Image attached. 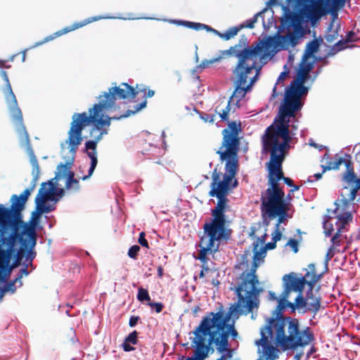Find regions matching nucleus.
Wrapping results in <instances>:
<instances>
[{
  "label": "nucleus",
  "mask_w": 360,
  "mask_h": 360,
  "mask_svg": "<svg viewBox=\"0 0 360 360\" xmlns=\"http://www.w3.org/2000/svg\"><path fill=\"white\" fill-rule=\"evenodd\" d=\"M347 44V41L342 39L338 41L335 45L333 46L330 52L328 53L329 56H332L335 54V53L339 52L342 50H344L346 48L345 44Z\"/></svg>",
  "instance_id": "47"
},
{
  "label": "nucleus",
  "mask_w": 360,
  "mask_h": 360,
  "mask_svg": "<svg viewBox=\"0 0 360 360\" xmlns=\"http://www.w3.org/2000/svg\"><path fill=\"white\" fill-rule=\"evenodd\" d=\"M147 101L145 100L142 101L141 103L134 105V110H127L123 115H120V117H109L108 115L104 116L103 113H101V116H99V114L98 115H95L94 120L91 121V122H96L98 124H100L101 126H107L109 127L110 125V121L112 120H120L122 118H126L131 115H134L143 108L146 106Z\"/></svg>",
  "instance_id": "23"
},
{
  "label": "nucleus",
  "mask_w": 360,
  "mask_h": 360,
  "mask_svg": "<svg viewBox=\"0 0 360 360\" xmlns=\"http://www.w3.org/2000/svg\"><path fill=\"white\" fill-rule=\"evenodd\" d=\"M138 91L127 83H122L119 86H114L98 96L99 102L89 109V115L86 112L74 113L70 127V141L75 145L81 141L80 135L84 128L91 123L95 115L102 111H108L116 107L117 99L135 98Z\"/></svg>",
  "instance_id": "3"
},
{
  "label": "nucleus",
  "mask_w": 360,
  "mask_h": 360,
  "mask_svg": "<svg viewBox=\"0 0 360 360\" xmlns=\"http://www.w3.org/2000/svg\"><path fill=\"white\" fill-rule=\"evenodd\" d=\"M70 129L68 131V139L65 143H61V153L63 158L65 160V163L60 162L58 167V172L56 173V179H59L61 176H67V181L65 187L67 189H71L72 184H76V186L74 187L75 191H79L80 189L79 180L75 178V173L70 171L72 165H73L78 146L82 143L83 138L82 136V131L81 132L80 138L81 141L78 144L75 145L70 141Z\"/></svg>",
  "instance_id": "11"
},
{
  "label": "nucleus",
  "mask_w": 360,
  "mask_h": 360,
  "mask_svg": "<svg viewBox=\"0 0 360 360\" xmlns=\"http://www.w3.org/2000/svg\"><path fill=\"white\" fill-rule=\"evenodd\" d=\"M278 0H269L268 2V5H275L277 4ZM287 4L289 6H300L304 7V6H307V8L311 10V8L314 10V11H317V6L319 4V1L315 0H286Z\"/></svg>",
  "instance_id": "29"
},
{
  "label": "nucleus",
  "mask_w": 360,
  "mask_h": 360,
  "mask_svg": "<svg viewBox=\"0 0 360 360\" xmlns=\"http://www.w3.org/2000/svg\"><path fill=\"white\" fill-rule=\"evenodd\" d=\"M221 173L217 172V169L215 168L212 174V183L210 184V191H209V195L210 197L214 196H227L229 190L230 185L225 181L220 179Z\"/></svg>",
  "instance_id": "22"
},
{
  "label": "nucleus",
  "mask_w": 360,
  "mask_h": 360,
  "mask_svg": "<svg viewBox=\"0 0 360 360\" xmlns=\"http://www.w3.org/2000/svg\"><path fill=\"white\" fill-rule=\"evenodd\" d=\"M15 239V245L19 243V249H22V256L25 260L32 261L36 257L37 252L34 251V248L37 245V238H28L22 236H11Z\"/></svg>",
  "instance_id": "20"
},
{
  "label": "nucleus",
  "mask_w": 360,
  "mask_h": 360,
  "mask_svg": "<svg viewBox=\"0 0 360 360\" xmlns=\"http://www.w3.org/2000/svg\"><path fill=\"white\" fill-rule=\"evenodd\" d=\"M335 225L337 226V232L331 237L330 241L333 245H340L342 233L348 231L349 224L337 221Z\"/></svg>",
  "instance_id": "30"
},
{
  "label": "nucleus",
  "mask_w": 360,
  "mask_h": 360,
  "mask_svg": "<svg viewBox=\"0 0 360 360\" xmlns=\"http://www.w3.org/2000/svg\"><path fill=\"white\" fill-rule=\"evenodd\" d=\"M321 277L322 274H317L316 272H307L302 278L306 279L304 282L305 284L309 286V289H313L315 284L321 278Z\"/></svg>",
  "instance_id": "39"
},
{
  "label": "nucleus",
  "mask_w": 360,
  "mask_h": 360,
  "mask_svg": "<svg viewBox=\"0 0 360 360\" xmlns=\"http://www.w3.org/2000/svg\"><path fill=\"white\" fill-rule=\"evenodd\" d=\"M110 18V17H102L101 15H98V16L89 18L87 19L84 20L82 22H75L70 26L64 27L63 29L53 33V34H51V35L46 37L43 41L37 42L34 46H32V48H35L37 46H41V45L44 44V43L51 41L58 37H60V36L65 34L68 32H70L77 30L79 27H82L90 22H94V21H96V20L105 19V18Z\"/></svg>",
  "instance_id": "21"
},
{
  "label": "nucleus",
  "mask_w": 360,
  "mask_h": 360,
  "mask_svg": "<svg viewBox=\"0 0 360 360\" xmlns=\"http://www.w3.org/2000/svg\"><path fill=\"white\" fill-rule=\"evenodd\" d=\"M319 48V43L316 39H314L308 42L303 54L304 60H307L311 57L313 54L318 51Z\"/></svg>",
  "instance_id": "36"
},
{
  "label": "nucleus",
  "mask_w": 360,
  "mask_h": 360,
  "mask_svg": "<svg viewBox=\"0 0 360 360\" xmlns=\"http://www.w3.org/2000/svg\"><path fill=\"white\" fill-rule=\"evenodd\" d=\"M137 299H138V300H139L141 302H143V301H148V302H150V297L148 294V291L142 287L139 288L138 290Z\"/></svg>",
  "instance_id": "48"
},
{
  "label": "nucleus",
  "mask_w": 360,
  "mask_h": 360,
  "mask_svg": "<svg viewBox=\"0 0 360 360\" xmlns=\"http://www.w3.org/2000/svg\"><path fill=\"white\" fill-rule=\"evenodd\" d=\"M342 179L352 188L349 192L350 200H355L357 192L360 189V178H357L354 172L350 171L347 174H343Z\"/></svg>",
  "instance_id": "26"
},
{
  "label": "nucleus",
  "mask_w": 360,
  "mask_h": 360,
  "mask_svg": "<svg viewBox=\"0 0 360 360\" xmlns=\"http://www.w3.org/2000/svg\"><path fill=\"white\" fill-rule=\"evenodd\" d=\"M323 159H326L328 160L326 165H321L323 172H325L327 170L339 169L340 165L342 164L343 161L342 158H339L338 160L332 161L328 154H325Z\"/></svg>",
  "instance_id": "37"
},
{
  "label": "nucleus",
  "mask_w": 360,
  "mask_h": 360,
  "mask_svg": "<svg viewBox=\"0 0 360 360\" xmlns=\"http://www.w3.org/2000/svg\"><path fill=\"white\" fill-rule=\"evenodd\" d=\"M260 69H261V68H257L256 67V69H255L256 74L253 77H250V82L248 84V83L246 84L245 87V94L252 90V86L256 82V81L258 79V75H259V72L260 71Z\"/></svg>",
  "instance_id": "51"
},
{
  "label": "nucleus",
  "mask_w": 360,
  "mask_h": 360,
  "mask_svg": "<svg viewBox=\"0 0 360 360\" xmlns=\"http://www.w3.org/2000/svg\"><path fill=\"white\" fill-rule=\"evenodd\" d=\"M240 27H231L229 30H226L224 33H221V38L229 40L231 38H233L234 36H236L238 32L240 31Z\"/></svg>",
  "instance_id": "45"
},
{
  "label": "nucleus",
  "mask_w": 360,
  "mask_h": 360,
  "mask_svg": "<svg viewBox=\"0 0 360 360\" xmlns=\"http://www.w3.org/2000/svg\"><path fill=\"white\" fill-rule=\"evenodd\" d=\"M305 78L301 72L297 78L291 82L285 90L284 103L280 106L279 112L273 124L285 126L289 128L290 117L295 116V112L300 111L304 105L302 97L307 96L309 89L304 86Z\"/></svg>",
  "instance_id": "5"
},
{
  "label": "nucleus",
  "mask_w": 360,
  "mask_h": 360,
  "mask_svg": "<svg viewBox=\"0 0 360 360\" xmlns=\"http://www.w3.org/2000/svg\"><path fill=\"white\" fill-rule=\"evenodd\" d=\"M124 342L130 343L131 345H136L138 343V332L134 330L130 333L124 339Z\"/></svg>",
  "instance_id": "53"
},
{
  "label": "nucleus",
  "mask_w": 360,
  "mask_h": 360,
  "mask_svg": "<svg viewBox=\"0 0 360 360\" xmlns=\"http://www.w3.org/2000/svg\"><path fill=\"white\" fill-rule=\"evenodd\" d=\"M51 187L48 191H44V188H40L38 194L35 198V205L39 207V214L50 213L56 210L55 204H47L44 202V196L46 194H50V191L52 190Z\"/></svg>",
  "instance_id": "24"
},
{
  "label": "nucleus",
  "mask_w": 360,
  "mask_h": 360,
  "mask_svg": "<svg viewBox=\"0 0 360 360\" xmlns=\"http://www.w3.org/2000/svg\"><path fill=\"white\" fill-rule=\"evenodd\" d=\"M15 127L16 131L20 136V146L22 147H25L26 151L30 157V162L32 167V185L29 188L33 187L34 190L36 186V183L39 179L40 174V168L38 163V160L32 148L29 134L26 130L24 123H15Z\"/></svg>",
  "instance_id": "15"
},
{
  "label": "nucleus",
  "mask_w": 360,
  "mask_h": 360,
  "mask_svg": "<svg viewBox=\"0 0 360 360\" xmlns=\"http://www.w3.org/2000/svg\"><path fill=\"white\" fill-rule=\"evenodd\" d=\"M335 214V218L338 219L337 221H343L345 224H349L353 219V216L352 211H347L345 212H338Z\"/></svg>",
  "instance_id": "41"
},
{
  "label": "nucleus",
  "mask_w": 360,
  "mask_h": 360,
  "mask_svg": "<svg viewBox=\"0 0 360 360\" xmlns=\"http://www.w3.org/2000/svg\"><path fill=\"white\" fill-rule=\"evenodd\" d=\"M261 211L267 214L270 219L278 217L276 228L279 229L281 224H285L288 215V202H286L285 197L261 198Z\"/></svg>",
  "instance_id": "13"
},
{
  "label": "nucleus",
  "mask_w": 360,
  "mask_h": 360,
  "mask_svg": "<svg viewBox=\"0 0 360 360\" xmlns=\"http://www.w3.org/2000/svg\"><path fill=\"white\" fill-rule=\"evenodd\" d=\"M273 236V238H272V240L274 241V242H277L278 240H280L281 239V237H282V233L281 231L279 230V229H276L275 227V230H274V233L272 234Z\"/></svg>",
  "instance_id": "63"
},
{
  "label": "nucleus",
  "mask_w": 360,
  "mask_h": 360,
  "mask_svg": "<svg viewBox=\"0 0 360 360\" xmlns=\"http://www.w3.org/2000/svg\"><path fill=\"white\" fill-rule=\"evenodd\" d=\"M229 129H224L222 131L223 139L220 149L224 148H239L240 141L238 137V132L240 130V125L237 124L236 122H231L229 124Z\"/></svg>",
  "instance_id": "18"
},
{
  "label": "nucleus",
  "mask_w": 360,
  "mask_h": 360,
  "mask_svg": "<svg viewBox=\"0 0 360 360\" xmlns=\"http://www.w3.org/2000/svg\"><path fill=\"white\" fill-rule=\"evenodd\" d=\"M32 271H30L26 266H22V268L19 270L18 273L16 275V281H19V287L22 285V282L21 279L23 276H27L30 274Z\"/></svg>",
  "instance_id": "50"
},
{
  "label": "nucleus",
  "mask_w": 360,
  "mask_h": 360,
  "mask_svg": "<svg viewBox=\"0 0 360 360\" xmlns=\"http://www.w3.org/2000/svg\"><path fill=\"white\" fill-rule=\"evenodd\" d=\"M0 282H5L12 271L22 263V250H15V239L9 234L0 232Z\"/></svg>",
  "instance_id": "9"
},
{
  "label": "nucleus",
  "mask_w": 360,
  "mask_h": 360,
  "mask_svg": "<svg viewBox=\"0 0 360 360\" xmlns=\"http://www.w3.org/2000/svg\"><path fill=\"white\" fill-rule=\"evenodd\" d=\"M221 58H222L221 56H219V57L214 58H212L210 60H207V59L203 60L201 62V63L198 66H197L196 68H200V69L207 68L210 67V65H212V64L220 61L221 60Z\"/></svg>",
  "instance_id": "49"
},
{
  "label": "nucleus",
  "mask_w": 360,
  "mask_h": 360,
  "mask_svg": "<svg viewBox=\"0 0 360 360\" xmlns=\"http://www.w3.org/2000/svg\"><path fill=\"white\" fill-rule=\"evenodd\" d=\"M147 304L150 308L153 309L156 313H160L164 308V305L162 302H153L150 301L148 302Z\"/></svg>",
  "instance_id": "56"
},
{
  "label": "nucleus",
  "mask_w": 360,
  "mask_h": 360,
  "mask_svg": "<svg viewBox=\"0 0 360 360\" xmlns=\"http://www.w3.org/2000/svg\"><path fill=\"white\" fill-rule=\"evenodd\" d=\"M332 217H328L327 219H325L323 222V228L324 229V233L326 237H329L332 236V233L334 231L333 225L332 223H330L329 220L331 219Z\"/></svg>",
  "instance_id": "46"
},
{
  "label": "nucleus",
  "mask_w": 360,
  "mask_h": 360,
  "mask_svg": "<svg viewBox=\"0 0 360 360\" xmlns=\"http://www.w3.org/2000/svg\"><path fill=\"white\" fill-rule=\"evenodd\" d=\"M354 200H350V194H349L348 198H346L345 196L342 195V198L338 201L336 200L334 202L335 209L333 210V214H337L338 212H345L347 211H351L350 210V202Z\"/></svg>",
  "instance_id": "31"
},
{
  "label": "nucleus",
  "mask_w": 360,
  "mask_h": 360,
  "mask_svg": "<svg viewBox=\"0 0 360 360\" xmlns=\"http://www.w3.org/2000/svg\"><path fill=\"white\" fill-rule=\"evenodd\" d=\"M304 278H297L293 273L285 274L283 277V285L289 287L291 291L301 292L305 285Z\"/></svg>",
  "instance_id": "25"
},
{
  "label": "nucleus",
  "mask_w": 360,
  "mask_h": 360,
  "mask_svg": "<svg viewBox=\"0 0 360 360\" xmlns=\"http://www.w3.org/2000/svg\"><path fill=\"white\" fill-rule=\"evenodd\" d=\"M216 318L224 322V326L220 330H218L217 327H215V330H212V328H210V334H207L209 336V345L212 343H214L217 347V349L219 352H225V351L228 350V347H229L228 341L229 335L224 332V328L226 323L230 318V314L224 317L222 311H218L217 313L210 312L208 316L202 319L212 320Z\"/></svg>",
  "instance_id": "14"
},
{
  "label": "nucleus",
  "mask_w": 360,
  "mask_h": 360,
  "mask_svg": "<svg viewBox=\"0 0 360 360\" xmlns=\"http://www.w3.org/2000/svg\"><path fill=\"white\" fill-rule=\"evenodd\" d=\"M139 244L145 248H148V240L146 239V234L144 232L139 233Z\"/></svg>",
  "instance_id": "59"
},
{
  "label": "nucleus",
  "mask_w": 360,
  "mask_h": 360,
  "mask_svg": "<svg viewBox=\"0 0 360 360\" xmlns=\"http://www.w3.org/2000/svg\"><path fill=\"white\" fill-rule=\"evenodd\" d=\"M268 11H270L271 13V17H273L274 11L271 10H269L268 8V7H266L261 11L256 13L252 18H250V19L247 20L245 22L240 24L238 27H240V29L243 28V27H248V28L252 29L254 27L255 23L257 21V19L259 17L262 18L264 26L265 27L264 19L263 15Z\"/></svg>",
  "instance_id": "32"
},
{
  "label": "nucleus",
  "mask_w": 360,
  "mask_h": 360,
  "mask_svg": "<svg viewBox=\"0 0 360 360\" xmlns=\"http://www.w3.org/2000/svg\"><path fill=\"white\" fill-rule=\"evenodd\" d=\"M259 280L252 273L243 271L238 278V285L234 288L238 297V307H243L250 312L257 304L252 300L258 296L260 290L257 288ZM262 291V289H261Z\"/></svg>",
  "instance_id": "10"
},
{
  "label": "nucleus",
  "mask_w": 360,
  "mask_h": 360,
  "mask_svg": "<svg viewBox=\"0 0 360 360\" xmlns=\"http://www.w3.org/2000/svg\"><path fill=\"white\" fill-rule=\"evenodd\" d=\"M101 126L95 122V126L91 130V136H93L94 133H98V136H94V140H89L85 143L86 150L89 149H95L97 148V143L102 139L104 134H108V130L105 129H101Z\"/></svg>",
  "instance_id": "27"
},
{
  "label": "nucleus",
  "mask_w": 360,
  "mask_h": 360,
  "mask_svg": "<svg viewBox=\"0 0 360 360\" xmlns=\"http://www.w3.org/2000/svg\"><path fill=\"white\" fill-rule=\"evenodd\" d=\"M286 304L287 301L285 302L278 299V305L275 310L273 311L272 314L275 316V317L285 318V316L283 315V311L287 307Z\"/></svg>",
  "instance_id": "42"
},
{
  "label": "nucleus",
  "mask_w": 360,
  "mask_h": 360,
  "mask_svg": "<svg viewBox=\"0 0 360 360\" xmlns=\"http://www.w3.org/2000/svg\"><path fill=\"white\" fill-rule=\"evenodd\" d=\"M337 36H338V32H334L333 34H327L326 35L325 38L328 42L331 43L337 38Z\"/></svg>",
  "instance_id": "64"
},
{
  "label": "nucleus",
  "mask_w": 360,
  "mask_h": 360,
  "mask_svg": "<svg viewBox=\"0 0 360 360\" xmlns=\"http://www.w3.org/2000/svg\"><path fill=\"white\" fill-rule=\"evenodd\" d=\"M0 76L2 77L6 84V86L2 89V91L5 96V99L13 121L15 122V124L23 122L22 111L18 107V101L12 90L7 72L5 70H0Z\"/></svg>",
  "instance_id": "16"
},
{
  "label": "nucleus",
  "mask_w": 360,
  "mask_h": 360,
  "mask_svg": "<svg viewBox=\"0 0 360 360\" xmlns=\"http://www.w3.org/2000/svg\"><path fill=\"white\" fill-rule=\"evenodd\" d=\"M201 23L200 22H193L191 21H186L185 27L191 29H193L195 30H201Z\"/></svg>",
  "instance_id": "57"
},
{
  "label": "nucleus",
  "mask_w": 360,
  "mask_h": 360,
  "mask_svg": "<svg viewBox=\"0 0 360 360\" xmlns=\"http://www.w3.org/2000/svg\"><path fill=\"white\" fill-rule=\"evenodd\" d=\"M342 163L345 164V165L346 167V169H347L346 172H345L344 174H347L350 171L354 172V169H353V167H352V163L351 160H345V159L343 158Z\"/></svg>",
  "instance_id": "61"
},
{
  "label": "nucleus",
  "mask_w": 360,
  "mask_h": 360,
  "mask_svg": "<svg viewBox=\"0 0 360 360\" xmlns=\"http://www.w3.org/2000/svg\"><path fill=\"white\" fill-rule=\"evenodd\" d=\"M232 230L226 226L206 222L203 225V234L200 237L196 247L200 249L198 256L194 257L195 259L200 261L202 264H207L209 259L207 254H214L219 251L220 242L230 240Z\"/></svg>",
  "instance_id": "7"
},
{
  "label": "nucleus",
  "mask_w": 360,
  "mask_h": 360,
  "mask_svg": "<svg viewBox=\"0 0 360 360\" xmlns=\"http://www.w3.org/2000/svg\"><path fill=\"white\" fill-rule=\"evenodd\" d=\"M290 292H291V290L289 289V287L284 285V289L280 295L279 300H283L285 302L288 301V298L289 297Z\"/></svg>",
  "instance_id": "58"
},
{
  "label": "nucleus",
  "mask_w": 360,
  "mask_h": 360,
  "mask_svg": "<svg viewBox=\"0 0 360 360\" xmlns=\"http://www.w3.org/2000/svg\"><path fill=\"white\" fill-rule=\"evenodd\" d=\"M283 6L284 15L281 19V27L282 30H290L292 28L293 32L288 34L287 39H293L295 41L298 42V39L302 37L305 34V30L302 27L303 22H311L314 23L319 18L315 15L316 11L311 8Z\"/></svg>",
  "instance_id": "8"
},
{
  "label": "nucleus",
  "mask_w": 360,
  "mask_h": 360,
  "mask_svg": "<svg viewBox=\"0 0 360 360\" xmlns=\"http://www.w3.org/2000/svg\"><path fill=\"white\" fill-rule=\"evenodd\" d=\"M84 152L86 153V155L90 158L91 163H98L96 148L94 150L89 149L88 150H86L85 148Z\"/></svg>",
  "instance_id": "54"
},
{
  "label": "nucleus",
  "mask_w": 360,
  "mask_h": 360,
  "mask_svg": "<svg viewBox=\"0 0 360 360\" xmlns=\"http://www.w3.org/2000/svg\"><path fill=\"white\" fill-rule=\"evenodd\" d=\"M262 150L270 151V161L268 164L269 187L262 193L261 198L285 197V193L278 181L284 179L282 163L284 154L290 148L291 136L289 129L285 126L271 124L268 127L262 136Z\"/></svg>",
  "instance_id": "2"
},
{
  "label": "nucleus",
  "mask_w": 360,
  "mask_h": 360,
  "mask_svg": "<svg viewBox=\"0 0 360 360\" xmlns=\"http://www.w3.org/2000/svg\"><path fill=\"white\" fill-rule=\"evenodd\" d=\"M259 51H261V47L257 45L255 47H248L236 54L238 60L236 66L233 70L235 89L231 99L236 98L238 108H239L240 101L245 96V87L248 83V78L256 69V57Z\"/></svg>",
  "instance_id": "6"
},
{
  "label": "nucleus",
  "mask_w": 360,
  "mask_h": 360,
  "mask_svg": "<svg viewBox=\"0 0 360 360\" xmlns=\"http://www.w3.org/2000/svg\"><path fill=\"white\" fill-rule=\"evenodd\" d=\"M258 247V245L256 244L255 246V248H254V257H253V264H252V266L250 269V271H245L246 273H252L253 272V275L254 276H256L255 273H256V270H257V268L258 267V264H257V262L259 261V260H262L264 259V257H265L266 255V248H262V247L260 248V250L259 251H258L257 250Z\"/></svg>",
  "instance_id": "33"
},
{
  "label": "nucleus",
  "mask_w": 360,
  "mask_h": 360,
  "mask_svg": "<svg viewBox=\"0 0 360 360\" xmlns=\"http://www.w3.org/2000/svg\"><path fill=\"white\" fill-rule=\"evenodd\" d=\"M289 74V71L287 70V71H283L282 72L280 75L278 76V79H277V82L273 89V91H272V94H271V97L275 98L276 97H277L278 96V94L276 92V85H278L280 83H281V86H283V80L285 79V77L286 76H288Z\"/></svg>",
  "instance_id": "44"
},
{
  "label": "nucleus",
  "mask_w": 360,
  "mask_h": 360,
  "mask_svg": "<svg viewBox=\"0 0 360 360\" xmlns=\"http://www.w3.org/2000/svg\"><path fill=\"white\" fill-rule=\"evenodd\" d=\"M307 60H304V56H302L301 70L302 72L309 73L310 71L314 68V63L311 62H307Z\"/></svg>",
  "instance_id": "52"
},
{
  "label": "nucleus",
  "mask_w": 360,
  "mask_h": 360,
  "mask_svg": "<svg viewBox=\"0 0 360 360\" xmlns=\"http://www.w3.org/2000/svg\"><path fill=\"white\" fill-rule=\"evenodd\" d=\"M273 328L276 333V342L283 351L295 349L299 347H304L314 340V336L309 327L302 330L300 329L297 319L290 316L285 318L271 317L268 323L261 329V338L255 342L262 347L264 356L266 360H276L278 358V349L268 343V338L274 337Z\"/></svg>",
  "instance_id": "1"
},
{
  "label": "nucleus",
  "mask_w": 360,
  "mask_h": 360,
  "mask_svg": "<svg viewBox=\"0 0 360 360\" xmlns=\"http://www.w3.org/2000/svg\"><path fill=\"white\" fill-rule=\"evenodd\" d=\"M217 198V205L211 210L212 219L210 222L228 226L227 217L225 214L228 205L227 196H215Z\"/></svg>",
  "instance_id": "19"
},
{
  "label": "nucleus",
  "mask_w": 360,
  "mask_h": 360,
  "mask_svg": "<svg viewBox=\"0 0 360 360\" xmlns=\"http://www.w3.org/2000/svg\"><path fill=\"white\" fill-rule=\"evenodd\" d=\"M4 283V286L2 288H0V297L2 299V297L4 295L5 292H10L11 294H13L17 288L19 287V281H16V278L12 281L10 282H3Z\"/></svg>",
  "instance_id": "35"
},
{
  "label": "nucleus",
  "mask_w": 360,
  "mask_h": 360,
  "mask_svg": "<svg viewBox=\"0 0 360 360\" xmlns=\"http://www.w3.org/2000/svg\"><path fill=\"white\" fill-rule=\"evenodd\" d=\"M285 37H288V34L279 36L278 38L277 44L281 46V49L286 50L288 49L289 46H294L297 44V41H295L293 39H288Z\"/></svg>",
  "instance_id": "40"
},
{
  "label": "nucleus",
  "mask_w": 360,
  "mask_h": 360,
  "mask_svg": "<svg viewBox=\"0 0 360 360\" xmlns=\"http://www.w3.org/2000/svg\"><path fill=\"white\" fill-rule=\"evenodd\" d=\"M224 323L223 321L217 318L212 320L202 319L199 326L193 331L195 338L193 339L192 342L196 347L195 354L198 360L205 359L210 349V345L205 344V337L208 336L207 334H210V328L217 327L218 330H220L223 328Z\"/></svg>",
  "instance_id": "12"
},
{
  "label": "nucleus",
  "mask_w": 360,
  "mask_h": 360,
  "mask_svg": "<svg viewBox=\"0 0 360 360\" xmlns=\"http://www.w3.org/2000/svg\"><path fill=\"white\" fill-rule=\"evenodd\" d=\"M286 245H288L290 248H292L295 253L298 252V243L295 239H290L287 243Z\"/></svg>",
  "instance_id": "60"
},
{
  "label": "nucleus",
  "mask_w": 360,
  "mask_h": 360,
  "mask_svg": "<svg viewBox=\"0 0 360 360\" xmlns=\"http://www.w3.org/2000/svg\"><path fill=\"white\" fill-rule=\"evenodd\" d=\"M32 191L33 187L27 188L20 195L14 194L11 196L10 207H5L1 231L3 234L37 238L36 230L42 214H39V207L35 205V210L32 212L31 218L27 222L23 221L22 214L25 203Z\"/></svg>",
  "instance_id": "4"
},
{
  "label": "nucleus",
  "mask_w": 360,
  "mask_h": 360,
  "mask_svg": "<svg viewBox=\"0 0 360 360\" xmlns=\"http://www.w3.org/2000/svg\"><path fill=\"white\" fill-rule=\"evenodd\" d=\"M44 202H53V204H56L58 201V198L56 197V195L53 193L46 194L44 198Z\"/></svg>",
  "instance_id": "62"
},
{
  "label": "nucleus",
  "mask_w": 360,
  "mask_h": 360,
  "mask_svg": "<svg viewBox=\"0 0 360 360\" xmlns=\"http://www.w3.org/2000/svg\"><path fill=\"white\" fill-rule=\"evenodd\" d=\"M53 179L49 181L48 182H44L41 184V188H44V191H48L49 188H52V190L50 191V194L53 193L56 196H58L59 198H62L65 195V190L63 188H57L55 186L54 183L53 182Z\"/></svg>",
  "instance_id": "38"
},
{
  "label": "nucleus",
  "mask_w": 360,
  "mask_h": 360,
  "mask_svg": "<svg viewBox=\"0 0 360 360\" xmlns=\"http://www.w3.org/2000/svg\"><path fill=\"white\" fill-rule=\"evenodd\" d=\"M140 247L138 245H132L129 248L127 255L130 258L136 259L137 257L138 252L140 250Z\"/></svg>",
  "instance_id": "55"
},
{
  "label": "nucleus",
  "mask_w": 360,
  "mask_h": 360,
  "mask_svg": "<svg viewBox=\"0 0 360 360\" xmlns=\"http://www.w3.org/2000/svg\"><path fill=\"white\" fill-rule=\"evenodd\" d=\"M226 150L219 149L217 153L219 155L221 161H226V173L231 175H235L238 169V156L239 148H225Z\"/></svg>",
  "instance_id": "17"
},
{
  "label": "nucleus",
  "mask_w": 360,
  "mask_h": 360,
  "mask_svg": "<svg viewBox=\"0 0 360 360\" xmlns=\"http://www.w3.org/2000/svg\"><path fill=\"white\" fill-rule=\"evenodd\" d=\"M306 300L307 302V310L314 313L313 318L321 308V297H316L313 292V289H309L306 295Z\"/></svg>",
  "instance_id": "28"
},
{
  "label": "nucleus",
  "mask_w": 360,
  "mask_h": 360,
  "mask_svg": "<svg viewBox=\"0 0 360 360\" xmlns=\"http://www.w3.org/2000/svg\"><path fill=\"white\" fill-rule=\"evenodd\" d=\"M295 306L297 307V309L300 310L302 308H305L303 309L302 313H306L307 310V302L305 298L302 295L301 292L297 295L295 301Z\"/></svg>",
  "instance_id": "43"
},
{
  "label": "nucleus",
  "mask_w": 360,
  "mask_h": 360,
  "mask_svg": "<svg viewBox=\"0 0 360 360\" xmlns=\"http://www.w3.org/2000/svg\"><path fill=\"white\" fill-rule=\"evenodd\" d=\"M248 44V39L245 36H243L241 39L239 40V42L238 44H236L233 46H231L229 49L225 51L224 53L227 55L234 56L236 57V54L238 52H241L244 51L248 47H250L249 46H247Z\"/></svg>",
  "instance_id": "34"
}]
</instances>
